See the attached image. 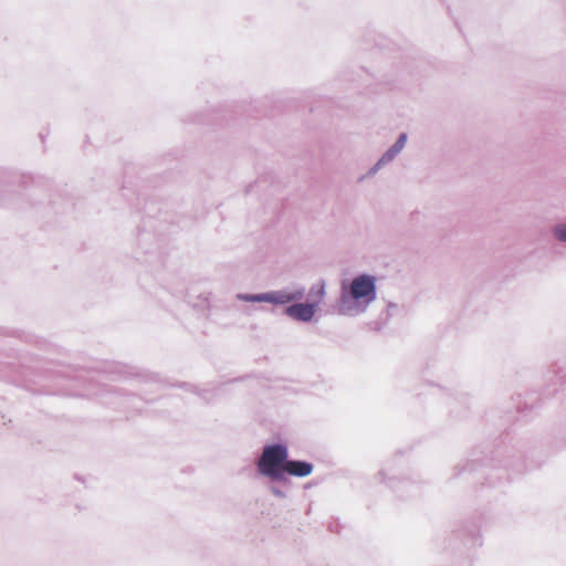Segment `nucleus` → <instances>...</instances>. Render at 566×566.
<instances>
[{
	"label": "nucleus",
	"mask_w": 566,
	"mask_h": 566,
	"mask_svg": "<svg viewBox=\"0 0 566 566\" xmlns=\"http://www.w3.org/2000/svg\"><path fill=\"white\" fill-rule=\"evenodd\" d=\"M305 295V287L302 285L289 286L277 291L264 293L265 303L274 305H284L287 303L300 301Z\"/></svg>",
	"instance_id": "obj_3"
},
{
	"label": "nucleus",
	"mask_w": 566,
	"mask_h": 566,
	"mask_svg": "<svg viewBox=\"0 0 566 566\" xmlns=\"http://www.w3.org/2000/svg\"><path fill=\"white\" fill-rule=\"evenodd\" d=\"M553 234L557 241L566 244V222L557 223L553 228Z\"/></svg>",
	"instance_id": "obj_8"
},
{
	"label": "nucleus",
	"mask_w": 566,
	"mask_h": 566,
	"mask_svg": "<svg viewBox=\"0 0 566 566\" xmlns=\"http://www.w3.org/2000/svg\"><path fill=\"white\" fill-rule=\"evenodd\" d=\"M377 300V277L360 273L350 282H343L336 310L342 316L357 317L367 312Z\"/></svg>",
	"instance_id": "obj_1"
},
{
	"label": "nucleus",
	"mask_w": 566,
	"mask_h": 566,
	"mask_svg": "<svg viewBox=\"0 0 566 566\" xmlns=\"http://www.w3.org/2000/svg\"><path fill=\"white\" fill-rule=\"evenodd\" d=\"M271 493L273 495L277 496V497H281V499L285 497V493L282 490H280L279 488H275V486L271 488Z\"/></svg>",
	"instance_id": "obj_9"
},
{
	"label": "nucleus",
	"mask_w": 566,
	"mask_h": 566,
	"mask_svg": "<svg viewBox=\"0 0 566 566\" xmlns=\"http://www.w3.org/2000/svg\"><path fill=\"white\" fill-rule=\"evenodd\" d=\"M316 307L315 303H294L289 305L284 313L294 321L310 323L316 313Z\"/></svg>",
	"instance_id": "obj_5"
},
{
	"label": "nucleus",
	"mask_w": 566,
	"mask_h": 566,
	"mask_svg": "<svg viewBox=\"0 0 566 566\" xmlns=\"http://www.w3.org/2000/svg\"><path fill=\"white\" fill-rule=\"evenodd\" d=\"M235 298L242 302L250 303H265L264 293L259 294H248V293H238Z\"/></svg>",
	"instance_id": "obj_7"
},
{
	"label": "nucleus",
	"mask_w": 566,
	"mask_h": 566,
	"mask_svg": "<svg viewBox=\"0 0 566 566\" xmlns=\"http://www.w3.org/2000/svg\"><path fill=\"white\" fill-rule=\"evenodd\" d=\"M314 467L312 463L303 460H291L287 457L284 468V475L289 474L296 478H306L312 474Z\"/></svg>",
	"instance_id": "obj_6"
},
{
	"label": "nucleus",
	"mask_w": 566,
	"mask_h": 566,
	"mask_svg": "<svg viewBox=\"0 0 566 566\" xmlns=\"http://www.w3.org/2000/svg\"><path fill=\"white\" fill-rule=\"evenodd\" d=\"M287 457L289 448L285 443L264 444L256 460L258 473L271 481L284 480Z\"/></svg>",
	"instance_id": "obj_2"
},
{
	"label": "nucleus",
	"mask_w": 566,
	"mask_h": 566,
	"mask_svg": "<svg viewBox=\"0 0 566 566\" xmlns=\"http://www.w3.org/2000/svg\"><path fill=\"white\" fill-rule=\"evenodd\" d=\"M407 134L401 133L395 144L389 147L382 156L376 161V164L369 169L368 175L373 176L377 174L381 168L391 163L405 148L407 143Z\"/></svg>",
	"instance_id": "obj_4"
},
{
	"label": "nucleus",
	"mask_w": 566,
	"mask_h": 566,
	"mask_svg": "<svg viewBox=\"0 0 566 566\" xmlns=\"http://www.w3.org/2000/svg\"><path fill=\"white\" fill-rule=\"evenodd\" d=\"M398 310V305L395 304L394 302H389L387 304V313L390 315L392 313H395L396 311Z\"/></svg>",
	"instance_id": "obj_10"
}]
</instances>
